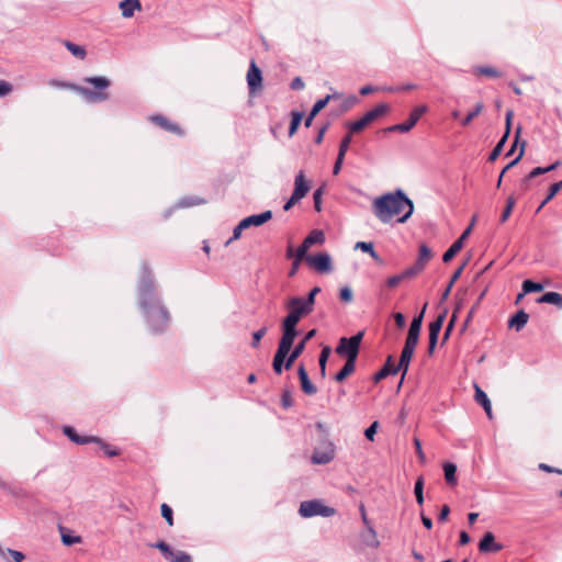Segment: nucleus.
<instances>
[{"instance_id":"obj_1","label":"nucleus","mask_w":562,"mask_h":562,"mask_svg":"<svg viewBox=\"0 0 562 562\" xmlns=\"http://www.w3.org/2000/svg\"><path fill=\"white\" fill-rule=\"evenodd\" d=\"M138 304L154 331H162L169 324V313L157 296L156 285L149 267L142 266L138 284Z\"/></svg>"},{"instance_id":"obj_2","label":"nucleus","mask_w":562,"mask_h":562,"mask_svg":"<svg viewBox=\"0 0 562 562\" xmlns=\"http://www.w3.org/2000/svg\"><path fill=\"white\" fill-rule=\"evenodd\" d=\"M372 207L382 223H389L395 216L398 223H405L414 212L413 201L400 189L374 199Z\"/></svg>"},{"instance_id":"obj_3","label":"nucleus","mask_w":562,"mask_h":562,"mask_svg":"<svg viewBox=\"0 0 562 562\" xmlns=\"http://www.w3.org/2000/svg\"><path fill=\"white\" fill-rule=\"evenodd\" d=\"M83 82L93 86L94 90L87 87H78L75 85L57 80H52L49 85L58 88H71L90 103L103 102L109 99L110 94L106 90L111 86V81L106 77H86L83 78Z\"/></svg>"},{"instance_id":"obj_4","label":"nucleus","mask_w":562,"mask_h":562,"mask_svg":"<svg viewBox=\"0 0 562 562\" xmlns=\"http://www.w3.org/2000/svg\"><path fill=\"white\" fill-rule=\"evenodd\" d=\"M290 312L282 324V335L292 339L296 337V325L303 316L308 315L312 307L304 297H292L288 304Z\"/></svg>"},{"instance_id":"obj_5","label":"nucleus","mask_w":562,"mask_h":562,"mask_svg":"<svg viewBox=\"0 0 562 562\" xmlns=\"http://www.w3.org/2000/svg\"><path fill=\"white\" fill-rule=\"evenodd\" d=\"M363 338V331H359L355 336L349 338L341 337L339 339L338 346L336 347V352L339 356H344L347 358V361H357V357L360 349V344Z\"/></svg>"},{"instance_id":"obj_6","label":"nucleus","mask_w":562,"mask_h":562,"mask_svg":"<svg viewBox=\"0 0 562 562\" xmlns=\"http://www.w3.org/2000/svg\"><path fill=\"white\" fill-rule=\"evenodd\" d=\"M299 514L304 518L314 516L331 517L335 515V509L324 505V503L319 499H312L301 503Z\"/></svg>"},{"instance_id":"obj_7","label":"nucleus","mask_w":562,"mask_h":562,"mask_svg":"<svg viewBox=\"0 0 562 562\" xmlns=\"http://www.w3.org/2000/svg\"><path fill=\"white\" fill-rule=\"evenodd\" d=\"M389 110L386 104H378L372 110L368 111L360 120H357L349 124L350 133H358L362 131L367 125L373 122L375 119L382 116Z\"/></svg>"},{"instance_id":"obj_8","label":"nucleus","mask_w":562,"mask_h":562,"mask_svg":"<svg viewBox=\"0 0 562 562\" xmlns=\"http://www.w3.org/2000/svg\"><path fill=\"white\" fill-rule=\"evenodd\" d=\"M428 111V106L426 104H422L418 106H415L409 117L406 122L392 125L387 128L389 132H401V133H407L409 132L419 121V119Z\"/></svg>"},{"instance_id":"obj_9","label":"nucleus","mask_w":562,"mask_h":562,"mask_svg":"<svg viewBox=\"0 0 562 562\" xmlns=\"http://www.w3.org/2000/svg\"><path fill=\"white\" fill-rule=\"evenodd\" d=\"M293 342H294V339L282 335V337L279 341L278 350L273 358V370L277 374H280L282 372L283 366L285 367L284 360H285L286 356L289 355Z\"/></svg>"},{"instance_id":"obj_10","label":"nucleus","mask_w":562,"mask_h":562,"mask_svg":"<svg viewBox=\"0 0 562 562\" xmlns=\"http://www.w3.org/2000/svg\"><path fill=\"white\" fill-rule=\"evenodd\" d=\"M306 262L312 269L319 273H329L333 270L331 258L327 252L308 255Z\"/></svg>"},{"instance_id":"obj_11","label":"nucleus","mask_w":562,"mask_h":562,"mask_svg":"<svg viewBox=\"0 0 562 562\" xmlns=\"http://www.w3.org/2000/svg\"><path fill=\"white\" fill-rule=\"evenodd\" d=\"M335 458V447L331 442H324L323 446L314 449L312 462L314 464H327Z\"/></svg>"},{"instance_id":"obj_12","label":"nucleus","mask_w":562,"mask_h":562,"mask_svg":"<svg viewBox=\"0 0 562 562\" xmlns=\"http://www.w3.org/2000/svg\"><path fill=\"white\" fill-rule=\"evenodd\" d=\"M447 316V311H443L441 314L437 316L435 321H432L429 324V346H428V352L431 355L436 348L439 333L442 328V325L445 323Z\"/></svg>"},{"instance_id":"obj_13","label":"nucleus","mask_w":562,"mask_h":562,"mask_svg":"<svg viewBox=\"0 0 562 562\" xmlns=\"http://www.w3.org/2000/svg\"><path fill=\"white\" fill-rule=\"evenodd\" d=\"M248 88L252 94L262 88V74L255 61H251L248 68Z\"/></svg>"},{"instance_id":"obj_14","label":"nucleus","mask_w":562,"mask_h":562,"mask_svg":"<svg viewBox=\"0 0 562 562\" xmlns=\"http://www.w3.org/2000/svg\"><path fill=\"white\" fill-rule=\"evenodd\" d=\"M503 544L495 541L493 532L488 531L484 533L483 538L479 543V551L481 553H495L503 550Z\"/></svg>"},{"instance_id":"obj_15","label":"nucleus","mask_w":562,"mask_h":562,"mask_svg":"<svg viewBox=\"0 0 562 562\" xmlns=\"http://www.w3.org/2000/svg\"><path fill=\"white\" fill-rule=\"evenodd\" d=\"M310 191V183L305 179L304 172L301 170L294 179V190L292 192V195L295 196V199H299L300 201Z\"/></svg>"},{"instance_id":"obj_16","label":"nucleus","mask_w":562,"mask_h":562,"mask_svg":"<svg viewBox=\"0 0 562 562\" xmlns=\"http://www.w3.org/2000/svg\"><path fill=\"white\" fill-rule=\"evenodd\" d=\"M63 432L75 443L86 445L90 442H100V438L94 436H80L77 434L74 427L64 426Z\"/></svg>"},{"instance_id":"obj_17","label":"nucleus","mask_w":562,"mask_h":562,"mask_svg":"<svg viewBox=\"0 0 562 562\" xmlns=\"http://www.w3.org/2000/svg\"><path fill=\"white\" fill-rule=\"evenodd\" d=\"M512 116H513V111H507V113H506V133L501 138V140L496 144L494 149L491 151L490 157H488L490 161H494L495 159H497V157L503 151L504 145H505L508 134H509Z\"/></svg>"},{"instance_id":"obj_18","label":"nucleus","mask_w":562,"mask_h":562,"mask_svg":"<svg viewBox=\"0 0 562 562\" xmlns=\"http://www.w3.org/2000/svg\"><path fill=\"white\" fill-rule=\"evenodd\" d=\"M297 374L301 382V387L303 392L307 395H314L317 392L316 386L311 382L308 374L303 364H301L297 369Z\"/></svg>"},{"instance_id":"obj_19","label":"nucleus","mask_w":562,"mask_h":562,"mask_svg":"<svg viewBox=\"0 0 562 562\" xmlns=\"http://www.w3.org/2000/svg\"><path fill=\"white\" fill-rule=\"evenodd\" d=\"M474 389H475L474 398H475L476 403L483 407L487 417L490 419H492L493 413H492V405H491L490 398L487 397L486 393L477 384L474 385Z\"/></svg>"},{"instance_id":"obj_20","label":"nucleus","mask_w":562,"mask_h":562,"mask_svg":"<svg viewBox=\"0 0 562 562\" xmlns=\"http://www.w3.org/2000/svg\"><path fill=\"white\" fill-rule=\"evenodd\" d=\"M151 121L154 123H156L158 126H160L161 128H164V130H166L168 132L176 133V134H179V135L182 134L181 128L177 124L170 122L164 115H154V116H151Z\"/></svg>"},{"instance_id":"obj_21","label":"nucleus","mask_w":562,"mask_h":562,"mask_svg":"<svg viewBox=\"0 0 562 562\" xmlns=\"http://www.w3.org/2000/svg\"><path fill=\"white\" fill-rule=\"evenodd\" d=\"M529 315L524 311H518L508 322V326L516 331H520L528 323Z\"/></svg>"},{"instance_id":"obj_22","label":"nucleus","mask_w":562,"mask_h":562,"mask_svg":"<svg viewBox=\"0 0 562 562\" xmlns=\"http://www.w3.org/2000/svg\"><path fill=\"white\" fill-rule=\"evenodd\" d=\"M123 18H132L136 10L142 9L139 0H123L120 2Z\"/></svg>"},{"instance_id":"obj_23","label":"nucleus","mask_w":562,"mask_h":562,"mask_svg":"<svg viewBox=\"0 0 562 562\" xmlns=\"http://www.w3.org/2000/svg\"><path fill=\"white\" fill-rule=\"evenodd\" d=\"M397 372L398 371H397V369L395 368V366L393 363L392 356H389L387 359H386L385 364L382 367V369L380 371H378L375 373L374 381L379 382L382 379H385L386 376H389L390 374H396Z\"/></svg>"},{"instance_id":"obj_24","label":"nucleus","mask_w":562,"mask_h":562,"mask_svg":"<svg viewBox=\"0 0 562 562\" xmlns=\"http://www.w3.org/2000/svg\"><path fill=\"white\" fill-rule=\"evenodd\" d=\"M361 540H362L363 544H366L367 547H370L373 549H376L380 547V541L378 539L376 531L374 530V528L372 526H369V528H367V530L361 535Z\"/></svg>"},{"instance_id":"obj_25","label":"nucleus","mask_w":562,"mask_h":562,"mask_svg":"<svg viewBox=\"0 0 562 562\" xmlns=\"http://www.w3.org/2000/svg\"><path fill=\"white\" fill-rule=\"evenodd\" d=\"M414 352L412 351H408V350H402V353H401V358H400V361H398V364L395 366V368L397 369V371H402L403 374H402V380L400 382V385L402 384L403 380H404V376L405 374L407 373L408 371V368H409V363H411V360H412V357H413Z\"/></svg>"},{"instance_id":"obj_26","label":"nucleus","mask_w":562,"mask_h":562,"mask_svg":"<svg viewBox=\"0 0 562 562\" xmlns=\"http://www.w3.org/2000/svg\"><path fill=\"white\" fill-rule=\"evenodd\" d=\"M272 218V212L270 210L265 211L260 214L248 215V227L250 226H261Z\"/></svg>"},{"instance_id":"obj_27","label":"nucleus","mask_w":562,"mask_h":562,"mask_svg":"<svg viewBox=\"0 0 562 562\" xmlns=\"http://www.w3.org/2000/svg\"><path fill=\"white\" fill-rule=\"evenodd\" d=\"M340 97L341 94L339 92L334 91L333 93L327 94L325 98L319 99L318 101L315 102V104L312 108L313 114H318L328 104V102Z\"/></svg>"},{"instance_id":"obj_28","label":"nucleus","mask_w":562,"mask_h":562,"mask_svg":"<svg viewBox=\"0 0 562 562\" xmlns=\"http://www.w3.org/2000/svg\"><path fill=\"white\" fill-rule=\"evenodd\" d=\"M560 165L559 161H555L553 162L552 165L548 166V167H536L533 168L529 173L528 176L526 177V179L524 180V183H527V181L529 179H532V178H536L538 176H541V175H544L547 172H550L552 170H555L558 168V166Z\"/></svg>"},{"instance_id":"obj_29","label":"nucleus","mask_w":562,"mask_h":562,"mask_svg":"<svg viewBox=\"0 0 562 562\" xmlns=\"http://www.w3.org/2000/svg\"><path fill=\"white\" fill-rule=\"evenodd\" d=\"M304 348H305V340H302L294 347V349L291 352H289V355L286 356V362H285L286 369L291 368V366L294 363V361L303 352Z\"/></svg>"},{"instance_id":"obj_30","label":"nucleus","mask_w":562,"mask_h":562,"mask_svg":"<svg viewBox=\"0 0 562 562\" xmlns=\"http://www.w3.org/2000/svg\"><path fill=\"white\" fill-rule=\"evenodd\" d=\"M65 47L77 58L85 59L87 56L86 48L83 46L77 45L70 41L64 42Z\"/></svg>"},{"instance_id":"obj_31","label":"nucleus","mask_w":562,"mask_h":562,"mask_svg":"<svg viewBox=\"0 0 562 562\" xmlns=\"http://www.w3.org/2000/svg\"><path fill=\"white\" fill-rule=\"evenodd\" d=\"M356 370L355 361H347L341 368V370L335 375V380L337 382H342L348 375H350Z\"/></svg>"},{"instance_id":"obj_32","label":"nucleus","mask_w":562,"mask_h":562,"mask_svg":"<svg viewBox=\"0 0 562 562\" xmlns=\"http://www.w3.org/2000/svg\"><path fill=\"white\" fill-rule=\"evenodd\" d=\"M538 302L562 306V296L557 292H547L538 300Z\"/></svg>"},{"instance_id":"obj_33","label":"nucleus","mask_w":562,"mask_h":562,"mask_svg":"<svg viewBox=\"0 0 562 562\" xmlns=\"http://www.w3.org/2000/svg\"><path fill=\"white\" fill-rule=\"evenodd\" d=\"M443 471H445V479H446L447 483L450 485L457 484V477H456L457 467H456V464L450 463V462L445 463Z\"/></svg>"},{"instance_id":"obj_34","label":"nucleus","mask_w":562,"mask_h":562,"mask_svg":"<svg viewBox=\"0 0 562 562\" xmlns=\"http://www.w3.org/2000/svg\"><path fill=\"white\" fill-rule=\"evenodd\" d=\"M325 240V235L322 231L314 229L304 239L305 244L310 247L315 244H323Z\"/></svg>"},{"instance_id":"obj_35","label":"nucleus","mask_w":562,"mask_h":562,"mask_svg":"<svg viewBox=\"0 0 562 562\" xmlns=\"http://www.w3.org/2000/svg\"><path fill=\"white\" fill-rule=\"evenodd\" d=\"M206 201L198 196H186L178 201V207H191L200 204H204Z\"/></svg>"},{"instance_id":"obj_36","label":"nucleus","mask_w":562,"mask_h":562,"mask_svg":"<svg viewBox=\"0 0 562 562\" xmlns=\"http://www.w3.org/2000/svg\"><path fill=\"white\" fill-rule=\"evenodd\" d=\"M562 189V180L559 181V182H555L553 184H551L550 189H549V193L548 195L546 196V199L542 201V203L539 205V207L537 209V213L540 212V210L549 202L551 201L555 195L557 193Z\"/></svg>"},{"instance_id":"obj_37","label":"nucleus","mask_w":562,"mask_h":562,"mask_svg":"<svg viewBox=\"0 0 562 562\" xmlns=\"http://www.w3.org/2000/svg\"><path fill=\"white\" fill-rule=\"evenodd\" d=\"M303 119V113L299 111H292L291 113V123L289 128V136H293L295 132L297 131V127L300 126Z\"/></svg>"},{"instance_id":"obj_38","label":"nucleus","mask_w":562,"mask_h":562,"mask_svg":"<svg viewBox=\"0 0 562 562\" xmlns=\"http://www.w3.org/2000/svg\"><path fill=\"white\" fill-rule=\"evenodd\" d=\"M414 494L416 497V502L419 506H423L424 504V477L419 476L414 486Z\"/></svg>"},{"instance_id":"obj_39","label":"nucleus","mask_w":562,"mask_h":562,"mask_svg":"<svg viewBox=\"0 0 562 562\" xmlns=\"http://www.w3.org/2000/svg\"><path fill=\"white\" fill-rule=\"evenodd\" d=\"M484 109V104L482 102H479L475 104L472 111H470L465 117L461 121V124L463 126H468L474 117H476Z\"/></svg>"},{"instance_id":"obj_40","label":"nucleus","mask_w":562,"mask_h":562,"mask_svg":"<svg viewBox=\"0 0 562 562\" xmlns=\"http://www.w3.org/2000/svg\"><path fill=\"white\" fill-rule=\"evenodd\" d=\"M426 307H427V304H425L422 312L413 318L408 331H413V333H417V334L420 333Z\"/></svg>"},{"instance_id":"obj_41","label":"nucleus","mask_w":562,"mask_h":562,"mask_svg":"<svg viewBox=\"0 0 562 562\" xmlns=\"http://www.w3.org/2000/svg\"><path fill=\"white\" fill-rule=\"evenodd\" d=\"M426 307H427V304H425L422 312L413 318L408 331H413V333H417V334L420 333Z\"/></svg>"},{"instance_id":"obj_42","label":"nucleus","mask_w":562,"mask_h":562,"mask_svg":"<svg viewBox=\"0 0 562 562\" xmlns=\"http://www.w3.org/2000/svg\"><path fill=\"white\" fill-rule=\"evenodd\" d=\"M430 258H431V250L426 245H422L419 247V255H418V259H417L416 263L420 265V267L424 269Z\"/></svg>"},{"instance_id":"obj_43","label":"nucleus","mask_w":562,"mask_h":562,"mask_svg":"<svg viewBox=\"0 0 562 562\" xmlns=\"http://www.w3.org/2000/svg\"><path fill=\"white\" fill-rule=\"evenodd\" d=\"M418 338H419V334L413 333V331H408L403 349L414 352L415 348H416V346L418 344Z\"/></svg>"},{"instance_id":"obj_44","label":"nucleus","mask_w":562,"mask_h":562,"mask_svg":"<svg viewBox=\"0 0 562 562\" xmlns=\"http://www.w3.org/2000/svg\"><path fill=\"white\" fill-rule=\"evenodd\" d=\"M461 241H454L449 249L443 254L442 260L443 262H449L461 249Z\"/></svg>"},{"instance_id":"obj_45","label":"nucleus","mask_w":562,"mask_h":562,"mask_svg":"<svg viewBox=\"0 0 562 562\" xmlns=\"http://www.w3.org/2000/svg\"><path fill=\"white\" fill-rule=\"evenodd\" d=\"M151 547L160 550L166 560H169V558L172 555L173 549L164 540L153 543Z\"/></svg>"},{"instance_id":"obj_46","label":"nucleus","mask_w":562,"mask_h":562,"mask_svg":"<svg viewBox=\"0 0 562 562\" xmlns=\"http://www.w3.org/2000/svg\"><path fill=\"white\" fill-rule=\"evenodd\" d=\"M330 348L329 347H324L321 351V355H319V359H318V363H319V368H321V374L322 376H325L326 374V362L328 360V357L330 355Z\"/></svg>"},{"instance_id":"obj_47","label":"nucleus","mask_w":562,"mask_h":562,"mask_svg":"<svg viewBox=\"0 0 562 562\" xmlns=\"http://www.w3.org/2000/svg\"><path fill=\"white\" fill-rule=\"evenodd\" d=\"M168 561L171 562H192V558L189 553L184 551H172V555Z\"/></svg>"},{"instance_id":"obj_48","label":"nucleus","mask_w":562,"mask_h":562,"mask_svg":"<svg viewBox=\"0 0 562 562\" xmlns=\"http://www.w3.org/2000/svg\"><path fill=\"white\" fill-rule=\"evenodd\" d=\"M543 285L541 283L533 282L531 280H525L522 283L524 293L540 292Z\"/></svg>"},{"instance_id":"obj_49","label":"nucleus","mask_w":562,"mask_h":562,"mask_svg":"<svg viewBox=\"0 0 562 562\" xmlns=\"http://www.w3.org/2000/svg\"><path fill=\"white\" fill-rule=\"evenodd\" d=\"M424 269L420 267V265H417L416 262L414 266L405 269L403 272H401L402 279H411L417 276L419 272H422Z\"/></svg>"},{"instance_id":"obj_50","label":"nucleus","mask_w":562,"mask_h":562,"mask_svg":"<svg viewBox=\"0 0 562 562\" xmlns=\"http://www.w3.org/2000/svg\"><path fill=\"white\" fill-rule=\"evenodd\" d=\"M464 266H465V263H463V265H462L459 269H457V270L454 271V273L452 274L450 282L448 283V285H447V288H446V290H445V292H443V294H442L443 299H446V297L449 295V293H450V291H451V289H452V286H453L454 282L460 278V276H461V273H462V271H463Z\"/></svg>"},{"instance_id":"obj_51","label":"nucleus","mask_w":562,"mask_h":562,"mask_svg":"<svg viewBox=\"0 0 562 562\" xmlns=\"http://www.w3.org/2000/svg\"><path fill=\"white\" fill-rule=\"evenodd\" d=\"M160 510H161V516L166 519L167 524L169 526H173V512H172V508L164 503L160 507Z\"/></svg>"},{"instance_id":"obj_52","label":"nucleus","mask_w":562,"mask_h":562,"mask_svg":"<svg viewBox=\"0 0 562 562\" xmlns=\"http://www.w3.org/2000/svg\"><path fill=\"white\" fill-rule=\"evenodd\" d=\"M514 205H515V199L513 196H509L507 199V203H506V206L502 213V216H501V222L504 223L508 220V217L510 216L512 214V211L514 209Z\"/></svg>"},{"instance_id":"obj_53","label":"nucleus","mask_w":562,"mask_h":562,"mask_svg":"<svg viewBox=\"0 0 562 562\" xmlns=\"http://www.w3.org/2000/svg\"><path fill=\"white\" fill-rule=\"evenodd\" d=\"M308 248H310V246L307 244H305V241L303 240V243L295 250L294 259H297L301 261L303 259L306 260V257H307L306 252H307Z\"/></svg>"},{"instance_id":"obj_54","label":"nucleus","mask_w":562,"mask_h":562,"mask_svg":"<svg viewBox=\"0 0 562 562\" xmlns=\"http://www.w3.org/2000/svg\"><path fill=\"white\" fill-rule=\"evenodd\" d=\"M350 143H351V135L347 134L346 136L342 137V139L340 142L338 155L346 156V153L349 148Z\"/></svg>"},{"instance_id":"obj_55","label":"nucleus","mask_w":562,"mask_h":562,"mask_svg":"<svg viewBox=\"0 0 562 562\" xmlns=\"http://www.w3.org/2000/svg\"><path fill=\"white\" fill-rule=\"evenodd\" d=\"M339 297L345 303H350L352 301V291L349 286H344L339 291Z\"/></svg>"},{"instance_id":"obj_56","label":"nucleus","mask_w":562,"mask_h":562,"mask_svg":"<svg viewBox=\"0 0 562 562\" xmlns=\"http://www.w3.org/2000/svg\"><path fill=\"white\" fill-rule=\"evenodd\" d=\"M355 248L360 249L369 255H371L374 251L373 244L370 241H358Z\"/></svg>"},{"instance_id":"obj_57","label":"nucleus","mask_w":562,"mask_h":562,"mask_svg":"<svg viewBox=\"0 0 562 562\" xmlns=\"http://www.w3.org/2000/svg\"><path fill=\"white\" fill-rule=\"evenodd\" d=\"M476 71L480 75L488 76V77H498L499 72L493 67H479Z\"/></svg>"},{"instance_id":"obj_58","label":"nucleus","mask_w":562,"mask_h":562,"mask_svg":"<svg viewBox=\"0 0 562 562\" xmlns=\"http://www.w3.org/2000/svg\"><path fill=\"white\" fill-rule=\"evenodd\" d=\"M281 403L284 408H290L293 406V398L290 391H284L281 395Z\"/></svg>"},{"instance_id":"obj_59","label":"nucleus","mask_w":562,"mask_h":562,"mask_svg":"<svg viewBox=\"0 0 562 562\" xmlns=\"http://www.w3.org/2000/svg\"><path fill=\"white\" fill-rule=\"evenodd\" d=\"M378 422L372 423L364 431V436L368 440L373 441L376 432Z\"/></svg>"},{"instance_id":"obj_60","label":"nucleus","mask_w":562,"mask_h":562,"mask_svg":"<svg viewBox=\"0 0 562 562\" xmlns=\"http://www.w3.org/2000/svg\"><path fill=\"white\" fill-rule=\"evenodd\" d=\"M13 90V87L10 82L5 80H0V97L8 95Z\"/></svg>"},{"instance_id":"obj_61","label":"nucleus","mask_w":562,"mask_h":562,"mask_svg":"<svg viewBox=\"0 0 562 562\" xmlns=\"http://www.w3.org/2000/svg\"><path fill=\"white\" fill-rule=\"evenodd\" d=\"M102 450L108 457H115L119 454V451L114 448H112L110 445L102 442L100 439V442Z\"/></svg>"},{"instance_id":"obj_62","label":"nucleus","mask_w":562,"mask_h":562,"mask_svg":"<svg viewBox=\"0 0 562 562\" xmlns=\"http://www.w3.org/2000/svg\"><path fill=\"white\" fill-rule=\"evenodd\" d=\"M321 292V288L319 286H315L311 290V292L308 293L307 297H304V300L306 301V303H308L312 307H314V304H315V296L317 293Z\"/></svg>"},{"instance_id":"obj_63","label":"nucleus","mask_w":562,"mask_h":562,"mask_svg":"<svg viewBox=\"0 0 562 562\" xmlns=\"http://www.w3.org/2000/svg\"><path fill=\"white\" fill-rule=\"evenodd\" d=\"M456 321H457V314H456V312H454V313L452 314V316H451V319H450L449 324L447 325L446 330H445V334H443V341H446V340L449 338V336H450V334H451V331H452V329H453V326H454Z\"/></svg>"},{"instance_id":"obj_64","label":"nucleus","mask_w":562,"mask_h":562,"mask_svg":"<svg viewBox=\"0 0 562 562\" xmlns=\"http://www.w3.org/2000/svg\"><path fill=\"white\" fill-rule=\"evenodd\" d=\"M8 554L12 557L10 562H24L25 554L21 551H7Z\"/></svg>"}]
</instances>
